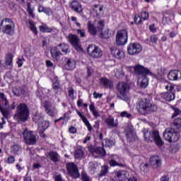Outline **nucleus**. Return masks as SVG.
Returning <instances> with one entry per match:
<instances>
[{"instance_id": "b1692460", "label": "nucleus", "mask_w": 181, "mask_h": 181, "mask_svg": "<svg viewBox=\"0 0 181 181\" xmlns=\"http://www.w3.org/2000/svg\"><path fill=\"white\" fill-rule=\"evenodd\" d=\"M105 122L107 127H111L112 128H117L119 125L118 119L115 120L111 115L105 119Z\"/></svg>"}, {"instance_id": "7c9ffc66", "label": "nucleus", "mask_w": 181, "mask_h": 181, "mask_svg": "<svg viewBox=\"0 0 181 181\" xmlns=\"http://www.w3.org/2000/svg\"><path fill=\"white\" fill-rule=\"evenodd\" d=\"M117 158H118V156H114L109 161V165L110 166H120V168H125V164L119 163L118 161H117Z\"/></svg>"}, {"instance_id": "c03bdc74", "label": "nucleus", "mask_w": 181, "mask_h": 181, "mask_svg": "<svg viewBox=\"0 0 181 181\" xmlns=\"http://www.w3.org/2000/svg\"><path fill=\"white\" fill-rule=\"evenodd\" d=\"M49 125H50V122L49 121L42 120V122L41 123L40 127H42L43 131H46L49 127Z\"/></svg>"}, {"instance_id": "864d4df0", "label": "nucleus", "mask_w": 181, "mask_h": 181, "mask_svg": "<svg viewBox=\"0 0 181 181\" xmlns=\"http://www.w3.org/2000/svg\"><path fill=\"white\" fill-rule=\"evenodd\" d=\"M120 117H126V118H131L132 117V115L128 113L127 111H123L120 113Z\"/></svg>"}, {"instance_id": "ddd939ff", "label": "nucleus", "mask_w": 181, "mask_h": 181, "mask_svg": "<svg viewBox=\"0 0 181 181\" xmlns=\"http://www.w3.org/2000/svg\"><path fill=\"white\" fill-rule=\"evenodd\" d=\"M69 39L71 45H72L75 47L77 52L83 51V48H81V44H80V39L77 35L70 34L69 35Z\"/></svg>"}, {"instance_id": "603ef678", "label": "nucleus", "mask_w": 181, "mask_h": 181, "mask_svg": "<svg viewBox=\"0 0 181 181\" xmlns=\"http://www.w3.org/2000/svg\"><path fill=\"white\" fill-rule=\"evenodd\" d=\"M44 107L45 111H47V110H50L52 108V103L46 100L45 103H44Z\"/></svg>"}, {"instance_id": "0e129e2a", "label": "nucleus", "mask_w": 181, "mask_h": 181, "mask_svg": "<svg viewBox=\"0 0 181 181\" xmlns=\"http://www.w3.org/2000/svg\"><path fill=\"white\" fill-rule=\"evenodd\" d=\"M165 90H168V92H175V86H166Z\"/></svg>"}, {"instance_id": "72a5a7b5", "label": "nucleus", "mask_w": 181, "mask_h": 181, "mask_svg": "<svg viewBox=\"0 0 181 181\" xmlns=\"http://www.w3.org/2000/svg\"><path fill=\"white\" fill-rule=\"evenodd\" d=\"M103 8L104 6H100L98 4H95L93 6V11L94 12H95V16H101V15L103 14Z\"/></svg>"}, {"instance_id": "f257e3e1", "label": "nucleus", "mask_w": 181, "mask_h": 181, "mask_svg": "<svg viewBox=\"0 0 181 181\" xmlns=\"http://www.w3.org/2000/svg\"><path fill=\"white\" fill-rule=\"evenodd\" d=\"M157 108L156 105H153L148 98L139 99L136 103V110L141 115L152 114L156 111Z\"/></svg>"}, {"instance_id": "3c124183", "label": "nucleus", "mask_w": 181, "mask_h": 181, "mask_svg": "<svg viewBox=\"0 0 181 181\" xmlns=\"http://www.w3.org/2000/svg\"><path fill=\"white\" fill-rule=\"evenodd\" d=\"M134 22L136 25H141L142 23V18L139 16H135Z\"/></svg>"}, {"instance_id": "f03ea898", "label": "nucleus", "mask_w": 181, "mask_h": 181, "mask_svg": "<svg viewBox=\"0 0 181 181\" xmlns=\"http://www.w3.org/2000/svg\"><path fill=\"white\" fill-rule=\"evenodd\" d=\"M30 112L29 107L25 103H20L14 115V119L18 122H26L29 119Z\"/></svg>"}, {"instance_id": "8fccbe9b", "label": "nucleus", "mask_w": 181, "mask_h": 181, "mask_svg": "<svg viewBox=\"0 0 181 181\" xmlns=\"http://www.w3.org/2000/svg\"><path fill=\"white\" fill-rule=\"evenodd\" d=\"M141 16V19H143V21H148V19L149 18V13H148V12H146V11H142Z\"/></svg>"}, {"instance_id": "393cba45", "label": "nucleus", "mask_w": 181, "mask_h": 181, "mask_svg": "<svg viewBox=\"0 0 181 181\" xmlns=\"http://www.w3.org/2000/svg\"><path fill=\"white\" fill-rule=\"evenodd\" d=\"M26 93H28V90H26V88H25L18 87L13 89V93L17 97H21V95H25Z\"/></svg>"}, {"instance_id": "f704fd0d", "label": "nucleus", "mask_w": 181, "mask_h": 181, "mask_svg": "<svg viewBox=\"0 0 181 181\" xmlns=\"http://www.w3.org/2000/svg\"><path fill=\"white\" fill-rule=\"evenodd\" d=\"M11 108L9 107V105H8V107H5V106H1L0 107V111L3 115V117H4V118H8L9 117V115H10V113H9V111L6 109H9Z\"/></svg>"}, {"instance_id": "6ab92c4d", "label": "nucleus", "mask_w": 181, "mask_h": 181, "mask_svg": "<svg viewBox=\"0 0 181 181\" xmlns=\"http://www.w3.org/2000/svg\"><path fill=\"white\" fill-rule=\"evenodd\" d=\"M70 8L77 13H81L83 12V6L77 0H74L70 3Z\"/></svg>"}, {"instance_id": "cd10ccee", "label": "nucleus", "mask_w": 181, "mask_h": 181, "mask_svg": "<svg viewBox=\"0 0 181 181\" xmlns=\"http://www.w3.org/2000/svg\"><path fill=\"white\" fill-rule=\"evenodd\" d=\"M33 121H34L35 124H37L38 127H40L43 122V115L37 112H35L33 117Z\"/></svg>"}, {"instance_id": "9d476101", "label": "nucleus", "mask_w": 181, "mask_h": 181, "mask_svg": "<svg viewBox=\"0 0 181 181\" xmlns=\"http://www.w3.org/2000/svg\"><path fill=\"white\" fill-rule=\"evenodd\" d=\"M23 136L27 145H35L36 144V136H35L33 132H29L28 129H25L23 132Z\"/></svg>"}, {"instance_id": "69168bd1", "label": "nucleus", "mask_w": 181, "mask_h": 181, "mask_svg": "<svg viewBox=\"0 0 181 181\" xmlns=\"http://www.w3.org/2000/svg\"><path fill=\"white\" fill-rule=\"evenodd\" d=\"M77 33L78 35H80L81 37H84L86 36V33L84 30L78 29L77 30Z\"/></svg>"}, {"instance_id": "4be33fe9", "label": "nucleus", "mask_w": 181, "mask_h": 181, "mask_svg": "<svg viewBox=\"0 0 181 181\" xmlns=\"http://www.w3.org/2000/svg\"><path fill=\"white\" fill-rule=\"evenodd\" d=\"M100 84L104 88H110V90L114 88V82L107 78H100Z\"/></svg>"}, {"instance_id": "f3484780", "label": "nucleus", "mask_w": 181, "mask_h": 181, "mask_svg": "<svg viewBox=\"0 0 181 181\" xmlns=\"http://www.w3.org/2000/svg\"><path fill=\"white\" fill-rule=\"evenodd\" d=\"M110 52L112 56L115 57V59H124V57H125V53L124 51L117 49L115 47H110Z\"/></svg>"}, {"instance_id": "37998d69", "label": "nucleus", "mask_w": 181, "mask_h": 181, "mask_svg": "<svg viewBox=\"0 0 181 181\" xmlns=\"http://www.w3.org/2000/svg\"><path fill=\"white\" fill-rule=\"evenodd\" d=\"M40 32L50 33V32H52V28H49L47 25H40Z\"/></svg>"}, {"instance_id": "338daca9", "label": "nucleus", "mask_w": 181, "mask_h": 181, "mask_svg": "<svg viewBox=\"0 0 181 181\" xmlns=\"http://www.w3.org/2000/svg\"><path fill=\"white\" fill-rule=\"evenodd\" d=\"M151 40L153 43H156V42H158V37H156V35H153L151 37Z\"/></svg>"}, {"instance_id": "e2e57ef3", "label": "nucleus", "mask_w": 181, "mask_h": 181, "mask_svg": "<svg viewBox=\"0 0 181 181\" xmlns=\"http://www.w3.org/2000/svg\"><path fill=\"white\" fill-rule=\"evenodd\" d=\"M23 62H25V59L18 58V60L17 61L18 67H22V66H23Z\"/></svg>"}, {"instance_id": "4468645a", "label": "nucleus", "mask_w": 181, "mask_h": 181, "mask_svg": "<svg viewBox=\"0 0 181 181\" xmlns=\"http://www.w3.org/2000/svg\"><path fill=\"white\" fill-rule=\"evenodd\" d=\"M134 73L136 76H144L148 74L152 76V72H151L148 68H145L144 66L139 64L134 66Z\"/></svg>"}, {"instance_id": "f8f14e48", "label": "nucleus", "mask_w": 181, "mask_h": 181, "mask_svg": "<svg viewBox=\"0 0 181 181\" xmlns=\"http://www.w3.org/2000/svg\"><path fill=\"white\" fill-rule=\"evenodd\" d=\"M66 170L70 176L74 177V179H77V177H80L78 168H77V165L74 164V163H69L68 164H66Z\"/></svg>"}, {"instance_id": "7ed1b4c3", "label": "nucleus", "mask_w": 181, "mask_h": 181, "mask_svg": "<svg viewBox=\"0 0 181 181\" xmlns=\"http://www.w3.org/2000/svg\"><path fill=\"white\" fill-rule=\"evenodd\" d=\"M144 141L146 142H155L158 146H162L163 145V141L159 135L158 130L148 131L147 129L143 130Z\"/></svg>"}, {"instance_id": "a19ab883", "label": "nucleus", "mask_w": 181, "mask_h": 181, "mask_svg": "<svg viewBox=\"0 0 181 181\" xmlns=\"http://www.w3.org/2000/svg\"><path fill=\"white\" fill-rule=\"evenodd\" d=\"M173 125L177 128V129L181 131V118L175 119L173 122Z\"/></svg>"}, {"instance_id": "9b49d317", "label": "nucleus", "mask_w": 181, "mask_h": 181, "mask_svg": "<svg viewBox=\"0 0 181 181\" xmlns=\"http://www.w3.org/2000/svg\"><path fill=\"white\" fill-rule=\"evenodd\" d=\"M141 52H142V47L139 43L132 42L127 46V53H129L130 56L139 54Z\"/></svg>"}, {"instance_id": "20e7f679", "label": "nucleus", "mask_w": 181, "mask_h": 181, "mask_svg": "<svg viewBox=\"0 0 181 181\" xmlns=\"http://www.w3.org/2000/svg\"><path fill=\"white\" fill-rule=\"evenodd\" d=\"M87 28L89 33L93 36H95L97 33H99V35H101V37H103L104 39H106V37H108V33H103V29H104V21H98L96 25H94L93 22L88 21Z\"/></svg>"}, {"instance_id": "0eeeda50", "label": "nucleus", "mask_w": 181, "mask_h": 181, "mask_svg": "<svg viewBox=\"0 0 181 181\" xmlns=\"http://www.w3.org/2000/svg\"><path fill=\"white\" fill-rule=\"evenodd\" d=\"M163 136L165 141H168V142L170 143L177 142V141H179V134H177L176 130L172 127L165 129L163 133Z\"/></svg>"}, {"instance_id": "473e14b6", "label": "nucleus", "mask_w": 181, "mask_h": 181, "mask_svg": "<svg viewBox=\"0 0 181 181\" xmlns=\"http://www.w3.org/2000/svg\"><path fill=\"white\" fill-rule=\"evenodd\" d=\"M13 62V55L11 53L7 54L5 57V64L6 66L12 67Z\"/></svg>"}, {"instance_id": "58836bf2", "label": "nucleus", "mask_w": 181, "mask_h": 181, "mask_svg": "<svg viewBox=\"0 0 181 181\" xmlns=\"http://www.w3.org/2000/svg\"><path fill=\"white\" fill-rule=\"evenodd\" d=\"M141 78L140 86L142 88H146V87H148V78H146V75L141 76Z\"/></svg>"}, {"instance_id": "de8ad7c7", "label": "nucleus", "mask_w": 181, "mask_h": 181, "mask_svg": "<svg viewBox=\"0 0 181 181\" xmlns=\"http://www.w3.org/2000/svg\"><path fill=\"white\" fill-rule=\"evenodd\" d=\"M105 145L106 146H108V148L114 146V145H115V141L112 139H105Z\"/></svg>"}, {"instance_id": "1a4fd4ad", "label": "nucleus", "mask_w": 181, "mask_h": 181, "mask_svg": "<svg viewBox=\"0 0 181 181\" xmlns=\"http://www.w3.org/2000/svg\"><path fill=\"white\" fill-rule=\"evenodd\" d=\"M88 54L93 59H100L103 56V51L98 46L90 45L87 49Z\"/></svg>"}, {"instance_id": "aec40b11", "label": "nucleus", "mask_w": 181, "mask_h": 181, "mask_svg": "<svg viewBox=\"0 0 181 181\" xmlns=\"http://www.w3.org/2000/svg\"><path fill=\"white\" fill-rule=\"evenodd\" d=\"M90 151L93 155H98V156L104 157L107 155L105 149L103 147H93L90 148Z\"/></svg>"}, {"instance_id": "6e6552de", "label": "nucleus", "mask_w": 181, "mask_h": 181, "mask_svg": "<svg viewBox=\"0 0 181 181\" xmlns=\"http://www.w3.org/2000/svg\"><path fill=\"white\" fill-rule=\"evenodd\" d=\"M128 42V30L127 29L119 30L116 34V43L119 46H124Z\"/></svg>"}, {"instance_id": "5701e85b", "label": "nucleus", "mask_w": 181, "mask_h": 181, "mask_svg": "<svg viewBox=\"0 0 181 181\" xmlns=\"http://www.w3.org/2000/svg\"><path fill=\"white\" fill-rule=\"evenodd\" d=\"M115 176L118 178L119 181H125L128 179V176H129V173L126 170H121L115 173Z\"/></svg>"}, {"instance_id": "c756f323", "label": "nucleus", "mask_w": 181, "mask_h": 181, "mask_svg": "<svg viewBox=\"0 0 181 181\" xmlns=\"http://www.w3.org/2000/svg\"><path fill=\"white\" fill-rule=\"evenodd\" d=\"M52 89L57 95H61L62 93H63V88H62L59 82H54L52 84Z\"/></svg>"}, {"instance_id": "79ce46f5", "label": "nucleus", "mask_w": 181, "mask_h": 181, "mask_svg": "<svg viewBox=\"0 0 181 181\" xmlns=\"http://www.w3.org/2000/svg\"><path fill=\"white\" fill-rule=\"evenodd\" d=\"M45 112L47 114V115H49V117H54V115L57 114V110H56L55 108H51L45 110Z\"/></svg>"}, {"instance_id": "dca6fc26", "label": "nucleus", "mask_w": 181, "mask_h": 181, "mask_svg": "<svg viewBox=\"0 0 181 181\" xmlns=\"http://www.w3.org/2000/svg\"><path fill=\"white\" fill-rule=\"evenodd\" d=\"M150 163L154 169H160V166H162V159L158 156H153L150 158Z\"/></svg>"}, {"instance_id": "774afa93", "label": "nucleus", "mask_w": 181, "mask_h": 181, "mask_svg": "<svg viewBox=\"0 0 181 181\" xmlns=\"http://www.w3.org/2000/svg\"><path fill=\"white\" fill-rule=\"evenodd\" d=\"M160 181H169V177H168L166 175H163L161 177Z\"/></svg>"}, {"instance_id": "a211bd4d", "label": "nucleus", "mask_w": 181, "mask_h": 181, "mask_svg": "<svg viewBox=\"0 0 181 181\" xmlns=\"http://www.w3.org/2000/svg\"><path fill=\"white\" fill-rule=\"evenodd\" d=\"M168 80L176 81L181 78V71L179 70H171L168 74Z\"/></svg>"}, {"instance_id": "423d86ee", "label": "nucleus", "mask_w": 181, "mask_h": 181, "mask_svg": "<svg viewBox=\"0 0 181 181\" xmlns=\"http://www.w3.org/2000/svg\"><path fill=\"white\" fill-rule=\"evenodd\" d=\"M116 88L119 93L117 95V98L125 101V103H128L129 101V97H128L127 93H129L130 90L129 85L125 82H119Z\"/></svg>"}, {"instance_id": "2eb2a0df", "label": "nucleus", "mask_w": 181, "mask_h": 181, "mask_svg": "<svg viewBox=\"0 0 181 181\" xmlns=\"http://www.w3.org/2000/svg\"><path fill=\"white\" fill-rule=\"evenodd\" d=\"M76 60L74 59L71 58H65L64 59V69L66 70H74L76 69Z\"/></svg>"}, {"instance_id": "e433bc0d", "label": "nucleus", "mask_w": 181, "mask_h": 181, "mask_svg": "<svg viewBox=\"0 0 181 181\" xmlns=\"http://www.w3.org/2000/svg\"><path fill=\"white\" fill-rule=\"evenodd\" d=\"M126 136L127 139H134L135 138V132L132 128L126 130Z\"/></svg>"}, {"instance_id": "a18cd8bd", "label": "nucleus", "mask_w": 181, "mask_h": 181, "mask_svg": "<svg viewBox=\"0 0 181 181\" xmlns=\"http://www.w3.org/2000/svg\"><path fill=\"white\" fill-rule=\"evenodd\" d=\"M27 11L29 13L30 16L35 18V13H33V9L30 7V3L27 4Z\"/></svg>"}, {"instance_id": "c9c22d12", "label": "nucleus", "mask_w": 181, "mask_h": 181, "mask_svg": "<svg viewBox=\"0 0 181 181\" xmlns=\"http://www.w3.org/2000/svg\"><path fill=\"white\" fill-rule=\"evenodd\" d=\"M83 156H84V151H83V150L80 148L75 150V152H74L75 159H82Z\"/></svg>"}, {"instance_id": "6e6d98bb", "label": "nucleus", "mask_w": 181, "mask_h": 181, "mask_svg": "<svg viewBox=\"0 0 181 181\" xmlns=\"http://www.w3.org/2000/svg\"><path fill=\"white\" fill-rule=\"evenodd\" d=\"M68 94L71 100H74V89L73 88H69Z\"/></svg>"}, {"instance_id": "bb28decb", "label": "nucleus", "mask_w": 181, "mask_h": 181, "mask_svg": "<svg viewBox=\"0 0 181 181\" xmlns=\"http://www.w3.org/2000/svg\"><path fill=\"white\" fill-rule=\"evenodd\" d=\"M161 98L165 101H173L175 100V92H165L161 94Z\"/></svg>"}, {"instance_id": "4d7b16f0", "label": "nucleus", "mask_w": 181, "mask_h": 181, "mask_svg": "<svg viewBox=\"0 0 181 181\" xmlns=\"http://www.w3.org/2000/svg\"><path fill=\"white\" fill-rule=\"evenodd\" d=\"M76 112H77L78 115H79L81 119H82L83 122H86L88 120L87 117H86V116L83 115V113H81V112H78V110H76Z\"/></svg>"}, {"instance_id": "ea45409f", "label": "nucleus", "mask_w": 181, "mask_h": 181, "mask_svg": "<svg viewBox=\"0 0 181 181\" xmlns=\"http://www.w3.org/2000/svg\"><path fill=\"white\" fill-rule=\"evenodd\" d=\"M107 173H108V167L107 165L102 166V170L99 173V180L100 177H103V176H105Z\"/></svg>"}, {"instance_id": "052dcab7", "label": "nucleus", "mask_w": 181, "mask_h": 181, "mask_svg": "<svg viewBox=\"0 0 181 181\" xmlns=\"http://www.w3.org/2000/svg\"><path fill=\"white\" fill-rule=\"evenodd\" d=\"M13 162H15V157L13 156L8 157L6 160L7 163H13Z\"/></svg>"}, {"instance_id": "680f3d73", "label": "nucleus", "mask_w": 181, "mask_h": 181, "mask_svg": "<svg viewBox=\"0 0 181 181\" xmlns=\"http://www.w3.org/2000/svg\"><path fill=\"white\" fill-rule=\"evenodd\" d=\"M44 13H46V15H48V16L52 13V8H44V11H42Z\"/></svg>"}, {"instance_id": "bf43d9fd", "label": "nucleus", "mask_w": 181, "mask_h": 181, "mask_svg": "<svg viewBox=\"0 0 181 181\" xmlns=\"http://www.w3.org/2000/svg\"><path fill=\"white\" fill-rule=\"evenodd\" d=\"M94 71L92 69L91 67L88 66L87 67V77H91V74H93V72Z\"/></svg>"}, {"instance_id": "13d9d810", "label": "nucleus", "mask_w": 181, "mask_h": 181, "mask_svg": "<svg viewBox=\"0 0 181 181\" xmlns=\"http://www.w3.org/2000/svg\"><path fill=\"white\" fill-rule=\"evenodd\" d=\"M82 180L83 181H91V178L87 175L86 173L82 174Z\"/></svg>"}, {"instance_id": "49530a36", "label": "nucleus", "mask_w": 181, "mask_h": 181, "mask_svg": "<svg viewBox=\"0 0 181 181\" xmlns=\"http://www.w3.org/2000/svg\"><path fill=\"white\" fill-rule=\"evenodd\" d=\"M30 28L36 35L37 33V28L35 26V23L32 21H29Z\"/></svg>"}, {"instance_id": "412c9836", "label": "nucleus", "mask_w": 181, "mask_h": 181, "mask_svg": "<svg viewBox=\"0 0 181 181\" xmlns=\"http://www.w3.org/2000/svg\"><path fill=\"white\" fill-rule=\"evenodd\" d=\"M50 53L54 62H60L62 52L57 49V47L52 48Z\"/></svg>"}, {"instance_id": "09e8293b", "label": "nucleus", "mask_w": 181, "mask_h": 181, "mask_svg": "<svg viewBox=\"0 0 181 181\" xmlns=\"http://www.w3.org/2000/svg\"><path fill=\"white\" fill-rule=\"evenodd\" d=\"M173 110L174 111V114L172 116V118H175V117H177V115H180L181 111L177 107H173Z\"/></svg>"}, {"instance_id": "5fc2aeb1", "label": "nucleus", "mask_w": 181, "mask_h": 181, "mask_svg": "<svg viewBox=\"0 0 181 181\" xmlns=\"http://www.w3.org/2000/svg\"><path fill=\"white\" fill-rule=\"evenodd\" d=\"M11 150L13 151V153H18L19 151H21V147L18 145L15 144L12 148Z\"/></svg>"}, {"instance_id": "39448f33", "label": "nucleus", "mask_w": 181, "mask_h": 181, "mask_svg": "<svg viewBox=\"0 0 181 181\" xmlns=\"http://www.w3.org/2000/svg\"><path fill=\"white\" fill-rule=\"evenodd\" d=\"M0 30L8 36L15 35V23L11 18H5L0 23Z\"/></svg>"}, {"instance_id": "4c0bfd02", "label": "nucleus", "mask_w": 181, "mask_h": 181, "mask_svg": "<svg viewBox=\"0 0 181 181\" xmlns=\"http://www.w3.org/2000/svg\"><path fill=\"white\" fill-rule=\"evenodd\" d=\"M90 110L92 112V114L93 117H95V118H98L100 117V113L97 110H95V106H94V104H90L89 106Z\"/></svg>"}, {"instance_id": "c85d7f7f", "label": "nucleus", "mask_w": 181, "mask_h": 181, "mask_svg": "<svg viewBox=\"0 0 181 181\" xmlns=\"http://www.w3.org/2000/svg\"><path fill=\"white\" fill-rule=\"evenodd\" d=\"M0 107H5V108L9 107V102H8V99H6L4 93H0Z\"/></svg>"}, {"instance_id": "a878e982", "label": "nucleus", "mask_w": 181, "mask_h": 181, "mask_svg": "<svg viewBox=\"0 0 181 181\" xmlns=\"http://www.w3.org/2000/svg\"><path fill=\"white\" fill-rule=\"evenodd\" d=\"M56 47L61 53H64V54H67V53H70L69 45L62 43L58 45Z\"/></svg>"}, {"instance_id": "2f4dec72", "label": "nucleus", "mask_w": 181, "mask_h": 181, "mask_svg": "<svg viewBox=\"0 0 181 181\" xmlns=\"http://www.w3.org/2000/svg\"><path fill=\"white\" fill-rule=\"evenodd\" d=\"M49 159L52 160V162L57 163L60 162V156L57 152L51 151L49 153Z\"/></svg>"}]
</instances>
